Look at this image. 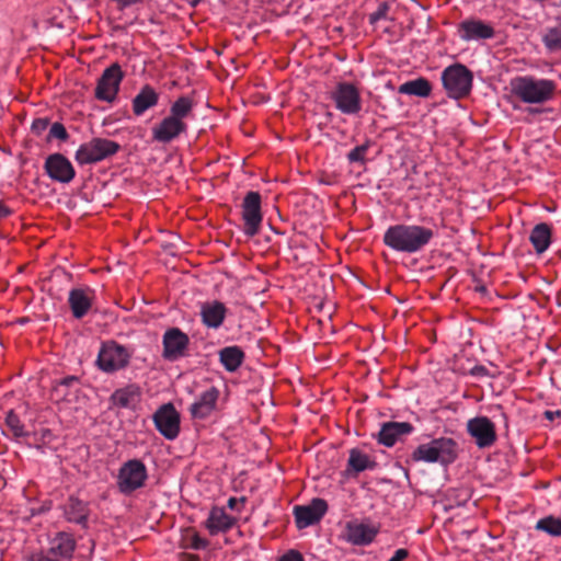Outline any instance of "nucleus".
<instances>
[{"mask_svg":"<svg viewBox=\"0 0 561 561\" xmlns=\"http://www.w3.org/2000/svg\"><path fill=\"white\" fill-rule=\"evenodd\" d=\"M435 232L420 225L398 224L390 226L383 234V243L397 252L413 254L426 248Z\"/></svg>","mask_w":561,"mask_h":561,"instance_id":"obj_1","label":"nucleus"},{"mask_svg":"<svg viewBox=\"0 0 561 561\" xmlns=\"http://www.w3.org/2000/svg\"><path fill=\"white\" fill-rule=\"evenodd\" d=\"M556 89L557 83L553 80L530 75L518 76L511 80L513 95L526 104H543L550 101Z\"/></svg>","mask_w":561,"mask_h":561,"instance_id":"obj_2","label":"nucleus"},{"mask_svg":"<svg viewBox=\"0 0 561 561\" xmlns=\"http://www.w3.org/2000/svg\"><path fill=\"white\" fill-rule=\"evenodd\" d=\"M457 456V442L450 437H438L419 445L411 454V460L427 463L438 462L448 466L456 460Z\"/></svg>","mask_w":561,"mask_h":561,"instance_id":"obj_3","label":"nucleus"},{"mask_svg":"<svg viewBox=\"0 0 561 561\" xmlns=\"http://www.w3.org/2000/svg\"><path fill=\"white\" fill-rule=\"evenodd\" d=\"M473 75L462 64H454L442 72V82L446 94L450 99L459 100L470 94Z\"/></svg>","mask_w":561,"mask_h":561,"instance_id":"obj_4","label":"nucleus"},{"mask_svg":"<svg viewBox=\"0 0 561 561\" xmlns=\"http://www.w3.org/2000/svg\"><path fill=\"white\" fill-rule=\"evenodd\" d=\"M119 148V144L114 140L92 138L90 141L80 145L75 158L81 165L92 164L114 156Z\"/></svg>","mask_w":561,"mask_h":561,"instance_id":"obj_5","label":"nucleus"},{"mask_svg":"<svg viewBox=\"0 0 561 561\" xmlns=\"http://www.w3.org/2000/svg\"><path fill=\"white\" fill-rule=\"evenodd\" d=\"M133 353L115 341L104 342L99 351L96 364L107 374L118 371L128 366Z\"/></svg>","mask_w":561,"mask_h":561,"instance_id":"obj_6","label":"nucleus"},{"mask_svg":"<svg viewBox=\"0 0 561 561\" xmlns=\"http://www.w3.org/2000/svg\"><path fill=\"white\" fill-rule=\"evenodd\" d=\"M148 479L145 463L139 459H130L118 470L116 484L122 494L129 495L142 488Z\"/></svg>","mask_w":561,"mask_h":561,"instance_id":"obj_7","label":"nucleus"},{"mask_svg":"<svg viewBox=\"0 0 561 561\" xmlns=\"http://www.w3.org/2000/svg\"><path fill=\"white\" fill-rule=\"evenodd\" d=\"M335 107L345 115H357L362 111L359 90L350 82H339L331 92Z\"/></svg>","mask_w":561,"mask_h":561,"instance_id":"obj_8","label":"nucleus"},{"mask_svg":"<svg viewBox=\"0 0 561 561\" xmlns=\"http://www.w3.org/2000/svg\"><path fill=\"white\" fill-rule=\"evenodd\" d=\"M123 78L124 72L118 64L107 67L96 82L95 98L107 103L114 102Z\"/></svg>","mask_w":561,"mask_h":561,"instance_id":"obj_9","label":"nucleus"},{"mask_svg":"<svg viewBox=\"0 0 561 561\" xmlns=\"http://www.w3.org/2000/svg\"><path fill=\"white\" fill-rule=\"evenodd\" d=\"M242 219L244 233L249 237L257 234L263 220L259 192L250 191L245 194L242 202Z\"/></svg>","mask_w":561,"mask_h":561,"instance_id":"obj_10","label":"nucleus"},{"mask_svg":"<svg viewBox=\"0 0 561 561\" xmlns=\"http://www.w3.org/2000/svg\"><path fill=\"white\" fill-rule=\"evenodd\" d=\"M158 432L167 439L173 440L180 433V414L172 403L163 404L153 414Z\"/></svg>","mask_w":561,"mask_h":561,"instance_id":"obj_11","label":"nucleus"},{"mask_svg":"<svg viewBox=\"0 0 561 561\" xmlns=\"http://www.w3.org/2000/svg\"><path fill=\"white\" fill-rule=\"evenodd\" d=\"M467 432L479 448L491 447L496 442L494 423L486 416H476L467 422Z\"/></svg>","mask_w":561,"mask_h":561,"instance_id":"obj_12","label":"nucleus"},{"mask_svg":"<svg viewBox=\"0 0 561 561\" xmlns=\"http://www.w3.org/2000/svg\"><path fill=\"white\" fill-rule=\"evenodd\" d=\"M162 344L163 358L170 362H174L185 356L190 344V339L187 334H185L179 328H171L164 332Z\"/></svg>","mask_w":561,"mask_h":561,"instance_id":"obj_13","label":"nucleus"},{"mask_svg":"<svg viewBox=\"0 0 561 561\" xmlns=\"http://www.w3.org/2000/svg\"><path fill=\"white\" fill-rule=\"evenodd\" d=\"M328 511V503L320 497L313 499L308 505H296L294 516L298 529L307 528L321 520Z\"/></svg>","mask_w":561,"mask_h":561,"instance_id":"obj_14","label":"nucleus"},{"mask_svg":"<svg viewBox=\"0 0 561 561\" xmlns=\"http://www.w3.org/2000/svg\"><path fill=\"white\" fill-rule=\"evenodd\" d=\"M457 33L460 39L472 42L493 38L495 30L491 23L477 18H469L458 24Z\"/></svg>","mask_w":561,"mask_h":561,"instance_id":"obj_15","label":"nucleus"},{"mask_svg":"<svg viewBox=\"0 0 561 561\" xmlns=\"http://www.w3.org/2000/svg\"><path fill=\"white\" fill-rule=\"evenodd\" d=\"M378 533V527L373 524L351 520L344 527L343 537L353 546H368L375 540Z\"/></svg>","mask_w":561,"mask_h":561,"instance_id":"obj_16","label":"nucleus"},{"mask_svg":"<svg viewBox=\"0 0 561 561\" xmlns=\"http://www.w3.org/2000/svg\"><path fill=\"white\" fill-rule=\"evenodd\" d=\"M44 169L51 180L64 184L71 182L76 175L71 162L61 153L48 156L45 160Z\"/></svg>","mask_w":561,"mask_h":561,"instance_id":"obj_17","label":"nucleus"},{"mask_svg":"<svg viewBox=\"0 0 561 561\" xmlns=\"http://www.w3.org/2000/svg\"><path fill=\"white\" fill-rule=\"evenodd\" d=\"M94 301V291L89 288H72L69 291L68 305L75 319H82L88 314Z\"/></svg>","mask_w":561,"mask_h":561,"instance_id":"obj_18","label":"nucleus"},{"mask_svg":"<svg viewBox=\"0 0 561 561\" xmlns=\"http://www.w3.org/2000/svg\"><path fill=\"white\" fill-rule=\"evenodd\" d=\"M187 125L183 121L169 115L152 128V137L159 142L169 144L185 133Z\"/></svg>","mask_w":561,"mask_h":561,"instance_id":"obj_19","label":"nucleus"},{"mask_svg":"<svg viewBox=\"0 0 561 561\" xmlns=\"http://www.w3.org/2000/svg\"><path fill=\"white\" fill-rule=\"evenodd\" d=\"M219 394L220 392L216 387H210L202 392L198 399L190 407L192 417L199 420L208 417L216 410Z\"/></svg>","mask_w":561,"mask_h":561,"instance_id":"obj_20","label":"nucleus"},{"mask_svg":"<svg viewBox=\"0 0 561 561\" xmlns=\"http://www.w3.org/2000/svg\"><path fill=\"white\" fill-rule=\"evenodd\" d=\"M80 391V380L77 376H67L55 382L51 398L57 402L72 403L77 401Z\"/></svg>","mask_w":561,"mask_h":561,"instance_id":"obj_21","label":"nucleus"},{"mask_svg":"<svg viewBox=\"0 0 561 561\" xmlns=\"http://www.w3.org/2000/svg\"><path fill=\"white\" fill-rule=\"evenodd\" d=\"M77 542L69 533L60 531L50 540V547L46 550L50 556L60 561H71Z\"/></svg>","mask_w":561,"mask_h":561,"instance_id":"obj_22","label":"nucleus"},{"mask_svg":"<svg viewBox=\"0 0 561 561\" xmlns=\"http://www.w3.org/2000/svg\"><path fill=\"white\" fill-rule=\"evenodd\" d=\"M413 426L409 422L383 423L379 433L378 442L387 447H392L402 436L412 433Z\"/></svg>","mask_w":561,"mask_h":561,"instance_id":"obj_23","label":"nucleus"},{"mask_svg":"<svg viewBox=\"0 0 561 561\" xmlns=\"http://www.w3.org/2000/svg\"><path fill=\"white\" fill-rule=\"evenodd\" d=\"M90 514L89 504L77 496L71 495L64 505V515L69 523H75L83 528L88 527Z\"/></svg>","mask_w":561,"mask_h":561,"instance_id":"obj_24","label":"nucleus"},{"mask_svg":"<svg viewBox=\"0 0 561 561\" xmlns=\"http://www.w3.org/2000/svg\"><path fill=\"white\" fill-rule=\"evenodd\" d=\"M226 306L218 300L207 301L201 307L202 322L209 329H218L225 321Z\"/></svg>","mask_w":561,"mask_h":561,"instance_id":"obj_25","label":"nucleus"},{"mask_svg":"<svg viewBox=\"0 0 561 561\" xmlns=\"http://www.w3.org/2000/svg\"><path fill=\"white\" fill-rule=\"evenodd\" d=\"M233 524L234 518L229 516L225 508L215 506L209 512L206 520V528L211 535H216L218 533L227 531L233 526Z\"/></svg>","mask_w":561,"mask_h":561,"instance_id":"obj_26","label":"nucleus"},{"mask_svg":"<svg viewBox=\"0 0 561 561\" xmlns=\"http://www.w3.org/2000/svg\"><path fill=\"white\" fill-rule=\"evenodd\" d=\"M110 400L112 404L117 408H135L140 400L139 387L135 385H128L124 388H119L112 393Z\"/></svg>","mask_w":561,"mask_h":561,"instance_id":"obj_27","label":"nucleus"},{"mask_svg":"<svg viewBox=\"0 0 561 561\" xmlns=\"http://www.w3.org/2000/svg\"><path fill=\"white\" fill-rule=\"evenodd\" d=\"M159 94L149 85H144L138 94L133 99V112L136 116H141L146 111L158 104Z\"/></svg>","mask_w":561,"mask_h":561,"instance_id":"obj_28","label":"nucleus"},{"mask_svg":"<svg viewBox=\"0 0 561 561\" xmlns=\"http://www.w3.org/2000/svg\"><path fill=\"white\" fill-rule=\"evenodd\" d=\"M377 466L376 461L357 448L350 450L347 460L346 474L356 476L365 470H373Z\"/></svg>","mask_w":561,"mask_h":561,"instance_id":"obj_29","label":"nucleus"},{"mask_svg":"<svg viewBox=\"0 0 561 561\" xmlns=\"http://www.w3.org/2000/svg\"><path fill=\"white\" fill-rule=\"evenodd\" d=\"M243 359L244 353L239 346H227L219 351V362L230 373L236 371Z\"/></svg>","mask_w":561,"mask_h":561,"instance_id":"obj_30","label":"nucleus"},{"mask_svg":"<svg viewBox=\"0 0 561 561\" xmlns=\"http://www.w3.org/2000/svg\"><path fill=\"white\" fill-rule=\"evenodd\" d=\"M529 240L537 253H543L551 243V230L547 224L536 225L531 232Z\"/></svg>","mask_w":561,"mask_h":561,"instance_id":"obj_31","label":"nucleus"},{"mask_svg":"<svg viewBox=\"0 0 561 561\" xmlns=\"http://www.w3.org/2000/svg\"><path fill=\"white\" fill-rule=\"evenodd\" d=\"M432 85L427 79L417 78L404 82L399 87V93L427 98L431 94Z\"/></svg>","mask_w":561,"mask_h":561,"instance_id":"obj_32","label":"nucleus"},{"mask_svg":"<svg viewBox=\"0 0 561 561\" xmlns=\"http://www.w3.org/2000/svg\"><path fill=\"white\" fill-rule=\"evenodd\" d=\"M535 528L552 537L561 536V519L552 515L540 518Z\"/></svg>","mask_w":561,"mask_h":561,"instance_id":"obj_33","label":"nucleus"},{"mask_svg":"<svg viewBox=\"0 0 561 561\" xmlns=\"http://www.w3.org/2000/svg\"><path fill=\"white\" fill-rule=\"evenodd\" d=\"M193 110V101L188 96H180L170 108V116L179 121L187 117Z\"/></svg>","mask_w":561,"mask_h":561,"instance_id":"obj_34","label":"nucleus"},{"mask_svg":"<svg viewBox=\"0 0 561 561\" xmlns=\"http://www.w3.org/2000/svg\"><path fill=\"white\" fill-rule=\"evenodd\" d=\"M208 540L202 538L197 533L187 531L184 534L180 541V548L182 549H193V550H202L207 548Z\"/></svg>","mask_w":561,"mask_h":561,"instance_id":"obj_35","label":"nucleus"},{"mask_svg":"<svg viewBox=\"0 0 561 561\" xmlns=\"http://www.w3.org/2000/svg\"><path fill=\"white\" fill-rule=\"evenodd\" d=\"M542 42L549 50L561 49V23L554 27H551L545 34Z\"/></svg>","mask_w":561,"mask_h":561,"instance_id":"obj_36","label":"nucleus"},{"mask_svg":"<svg viewBox=\"0 0 561 561\" xmlns=\"http://www.w3.org/2000/svg\"><path fill=\"white\" fill-rule=\"evenodd\" d=\"M5 424L15 437L26 436V432L24 430V424L22 423L19 415L13 410H10L7 413Z\"/></svg>","mask_w":561,"mask_h":561,"instance_id":"obj_37","label":"nucleus"},{"mask_svg":"<svg viewBox=\"0 0 561 561\" xmlns=\"http://www.w3.org/2000/svg\"><path fill=\"white\" fill-rule=\"evenodd\" d=\"M370 140H366L365 144L356 146L347 153V160L350 163H366V153L370 147Z\"/></svg>","mask_w":561,"mask_h":561,"instance_id":"obj_38","label":"nucleus"},{"mask_svg":"<svg viewBox=\"0 0 561 561\" xmlns=\"http://www.w3.org/2000/svg\"><path fill=\"white\" fill-rule=\"evenodd\" d=\"M23 561H60L58 558L50 556L46 550L31 552L23 558Z\"/></svg>","mask_w":561,"mask_h":561,"instance_id":"obj_39","label":"nucleus"},{"mask_svg":"<svg viewBox=\"0 0 561 561\" xmlns=\"http://www.w3.org/2000/svg\"><path fill=\"white\" fill-rule=\"evenodd\" d=\"M49 136L59 140H67L69 135L61 123H54L49 129Z\"/></svg>","mask_w":561,"mask_h":561,"instance_id":"obj_40","label":"nucleus"},{"mask_svg":"<svg viewBox=\"0 0 561 561\" xmlns=\"http://www.w3.org/2000/svg\"><path fill=\"white\" fill-rule=\"evenodd\" d=\"M389 10V7L386 2H381L378 5V9L369 15L370 23H376L377 21L385 19L387 16V12Z\"/></svg>","mask_w":561,"mask_h":561,"instance_id":"obj_41","label":"nucleus"},{"mask_svg":"<svg viewBox=\"0 0 561 561\" xmlns=\"http://www.w3.org/2000/svg\"><path fill=\"white\" fill-rule=\"evenodd\" d=\"M49 125V121L48 118H36L34 119V122L32 123V131L39 135L42 134L44 130H46V128L48 127Z\"/></svg>","mask_w":561,"mask_h":561,"instance_id":"obj_42","label":"nucleus"},{"mask_svg":"<svg viewBox=\"0 0 561 561\" xmlns=\"http://www.w3.org/2000/svg\"><path fill=\"white\" fill-rule=\"evenodd\" d=\"M278 561H305L302 554L297 550H289Z\"/></svg>","mask_w":561,"mask_h":561,"instance_id":"obj_43","label":"nucleus"},{"mask_svg":"<svg viewBox=\"0 0 561 561\" xmlns=\"http://www.w3.org/2000/svg\"><path fill=\"white\" fill-rule=\"evenodd\" d=\"M470 375L474 377H486L489 376V370L483 365H476L470 369Z\"/></svg>","mask_w":561,"mask_h":561,"instance_id":"obj_44","label":"nucleus"},{"mask_svg":"<svg viewBox=\"0 0 561 561\" xmlns=\"http://www.w3.org/2000/svg\"><path fill=\"white\" fill-rule=\"evenodd\" d=\"M117 4L118 10L124 11L125 9L141 3L144 0H112Z\"/></svg>","mask_w":561,"mask_h":561,"instance_id":"obj_45","label":"nucleus"},{"mask_svg":"<svg viewBox=\"0 0 561 561\" xmlns=\"http://www.w3.org/2000/svg\"><path fill=\"white\" fill-rule=\"evenodd\" d=\"M245 502V497H230L227 502V505L230 510L240 512V505Z\"/></svg>","mask_w":561,"mask_h":561,"instance_id":"obj_46","label":"nucleus"},{"mask_svg":"<svg viewBox=\"0 0 561 561\" xmlns=\"http://www.w3.org/2000/svg\"><path fill=\"white\" fill-rule=\"evenodd\" d=\"M409 551L407 549L400 548L394 551L393 556L388 561H403L408 558Z\"/></svg>","mask_w":561,"mask_h":561,"instance_id":"obj_47","label":"nucleus"},{"mask_svg":"<svg viewBox=\"0 0 561 561\" xmlns=\"http://www.w3.org/2000/svg\"><path fill=\"white\" fill-rule=\"evenodd\" d=\"M178 559L179 561H201L198 556L187 552L179 553Z\"/></svg>","mask_w":561,"mask_h":561,"instance_id":"obj_48","label":"nucleus"},{"mask_svg":"<svg viewBox=\"0 0 561 561\" xmlns=\"http://www.w3.org/2000/svg\"><path fill=\"white\" fill-rule=\"evenodd\" d=\"M11 215V209L4 204L0 203V219L7 218Z\"/></svg>","mask_w":561,"mask_h":561,"instance_id":"obj_49","label":"nucleus"},{"mask_svg":"<svg viewBox=\"0 0 561 561\" xmlns=\"http://www.w3.org/2000/svg\"><path fill=\"white\" fill-rule=\"evenodd\" d=\"M545 415L547 419L549 420H553L554 415H561V412L560 411H556V412H552V411H546L545 412Z\"/></svg>","mask_w":561,"mask_h":561,"instance_id":"obj_50","label":"nucleus"},{"mask_svg":"<svg viewBox=\"0 0 561 561\" xmlns=\"http://www.w3.org/2000/svg\"><path fill=\"white\" fill-rule=\"evenodd\" d=\"M202 0H190L192 7H196Z\"/></svg>","mask_w":561,"mask_h":561,"instance_id":"obj_51","label":"nucleus"},{"mask_svg":"<svg viewBox=\"0 0 561 561\" xmlns=\"http://www.w3.org/2000/svg\"><path fill=\"white\" fill-rule=\"evenodd\" d=\"M479 290L484 291V290H485V288H484L483 286H481V287L479 288Z\"/></svg>","mask_w":561,"mask_h":561,"instance_id":"obj_52","label":"nucleus"}]
</instances>
